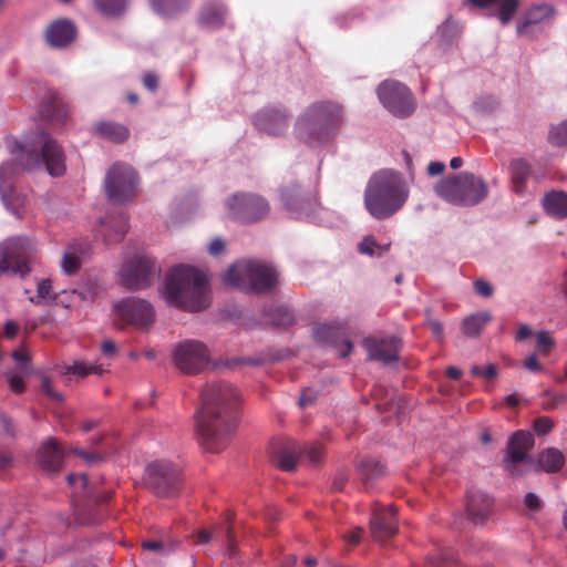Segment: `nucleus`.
Masks as SVG:
<instances>
[{"label": "nucleus", "mask_w": 567, "mask_h": 567, "mask_svg": "<svg viewBox=\"0 0 567 567\" xmlns=\"http://www.w3.org/2000/svg\"><path fill=\"white\" fill-rule=\"evenodd\" d=\"M300 456V446L296 441L288 440L274 443L271 460L282 471H293Z\"/></svg>", "instance_id": "nucleus-25"}, {"label": "nucleus", "mask_w": 567, "mask_h": 567, "mask_svg": "<svg viewBox=\"0 0 567 567\" xmlns=\"http://www.w3.org/2000/svg\"><path fill=\"white\" fill-rule=\"evenodd\" d=\"M163 297L171 306L200 311L210 303L207 277L192 266H176L165 276Z\"/></svg>", "instance_id": "nucleus-2"}, {"label": "nucleus", "mask_w": 567, "mask_h": 567, "mask_svg": "<svg viewBox=\"0 0 567 567\" xmlns=\"http://www.w3.org/2000/svg\"><path fill=\"white\" fill-rule=\"evenodd\" d=\"M37 251L35 244L27 237H16L6 241L0 249V275L25 276L30 272L29 262Z\"/></svg>", "instance_id": "nucleus-9"}, {"label": "nucleus", "mask_w": 567, "mask_h": 567, "mask_svg": "<svg viewBox=\"0 0 567 567\" xmlns=\"http://www.w3.org/2000/svg\"><path fill=\"white\" fill-rule=\"evenodd\" d=\"M377 92L380 102L393 115L408 117L414 112L413 95L404 84L396 81H384L378 86Z\"/></svg>", "instance_id": "nucleus-13"}, {"label": "nucleus", "mask_w": 567, "mask_h": 567, "mask_svg": "<svg viewBox=\"0 0 567 567\" xmlns=\"http://www.w3.org/2000/svg\"><path fill=\"white\" fill-rule=\"evenodd\" d=\"M553 426H554L553 421L547 416H540V417L535 419L534 424H533L534 430L540 435H545V434L549 433L551 431Z\"/></svg>", "instance_id": "nucleus-51"}, {"label": "nucleus", "mask_w": 567, "mask_h": 567, "mask_svg": "<svg viewBox=\"0 0 567 567\" xmlns=\"http://www.w3.org/2000/svg\"><path fill=\"white\" fill-rule=\"evenodd\" d=\"M280 197L285 208L300 218L303 214L312 212L316 199L303 194L298 183H290L280 189Z\"/></svg>", "instance_id": "nucleus-19"}, {"label": "nucleus", "mask_w": 567, "mask_h": 567, "mask_svg": "<svg viewBox=\"0 0 567 567\" xmlns=\"http://www.w3.org/2000/svg\"><path fill=\"white\" fill-rule=\"evenodd\" d=\"M492 320L487 311L474 313L462 322V331L467 337H477L482 329Z\"/></svg>", "instance_id": "nucleus-36"}, {"label": "nucleus", "mask_w": 567, "mask_h": 567, "mask_svg": "<svg viewBox=\"0 0 567 567\" xmlns=\"http://www.w3.org/2000/svg\"><path fill=\"white\" fill-rule=\"evenodd\" d=\"M360 471L367 480L377 478L383 474V465L375 460H364L360 463Z\"/></svg>", "instance_id": "nucleus-43"}, {"label": "nucleus", "mask_w": 567, "mask_h": 567, "mask_svg": "<svg viewBox=\"0 0 567 567\" xmlns=\"http://www.w3.org/2000/svg\"><path fill=\"white\" fill-rule=\"evenodd\" d=\"M181 472L168 461H154L145 471V485L159 497L175 496L181 488Z\"/></svg>", "instance_id": "nucleus-11"}, {"label": "nucleus", "mask_w": 567, "mask_h": 567, "mask_svg": "<svg viewBox=\"0 0 567 567\" xmlns=\"http://www.w3.org/2000/svg\"><path fill=\"white\" fill-rule=\"evenodd\" d=\"M155 13L164 18H176L187 12L193 0H150Z\"/></svg>", "instance_id": "nucleus-30"}, {"label": "nucleus", "mask_w": 567, "mask_h": 567, "mask_svg": "<svg viewBox=\"0 0 567 567\" xmlns=\"http://www.w3.org/2000/svg\"><path fill=\"white\" fill-rule=\"evenodd\" d=\"M143 84L144 86L154 92L158 87V76L154 72H147L143 78Z\"/></svg>", "instance_id": "nucleus-56"}, {"label": "nucleus", "mask_w": 567, "mask_h": 567, "mask_svg": "<svg viewBox=\"0 0 567 567\" xmlns=\"http://www.w3.org/2000/svg\"><path fill=\"white\" fill-rule=\"evenodd\" d=\"M228 10L217 0L205 2L198 12L197 23L209 30H217L226 25Z\"/></svg>", "instance_id": "nucleus-23"}, {"label": "nucleus", "mask_w": 567, "mask_h": 567, "mask_svg": "<svg viewBox=\"0 0 567 567\" xmlns=\"http://www.w3.org/2000/svg\"><path fill=\"white\" fill-rule=\"evenodd\" d=\"M390 249V244L386 245H378L375 239L372 236H367L358 245V250L360 254L368 255L370 257L382 256Z\"/></svg>", "instance_id": "nucleus-40"}, {"label": "nucleus", "mask_w": 567, "mask_h": 567, "mask_svg": "<svg viewBox=\"0 0 567 567\" xmlns=\"http://www.w3.org/2000/svg\"><path fill=\"white\" fill-rule=\"evenodd\" d=\"M63 452L52 437L45 440L38 450L40 467L47 472H56L61 468Z\"/></svg>", "instance_id": "nucleus-26"}, {"label": "nucleus", "mask_w": 567, "mask_h": 567, "mask_svg": "<svg viewBox=\"0 0 567 567\" xmlns=\"http://www.w3.org/2000/svg\"><path fill=\"white\" fill-rule=\"evenodd\" d=\"M14 161L24 171L43 165L53 177L62 176L66 169L62 146L47 132L34 135L25 146L17 145Z\"/></svg>", "instance_id": "nucleus-4"}, {"label": "nucleus", "mask_w": 567, "mask_h": 567, "mask_svg": "<svg viewBox=\"0 0 567 567\" xmlns=\"http://www.w3.org/2000/svg\"><path fill=\"white\" fill-rule=\"evenodd\" d=\"M137 185L138 176L135 169L121 162L113 164L105 175V194L115 205L125 204L135 197Z\"/></svg>", "instance_id": "nucleus-8"}, {"label": "nucleus", "mask_w": 567, "mask_h": 567, "mask_svg": "<svg viewBox=\"0 0 567 567\" xmlns=\"http://www.w3.org/2000/svg\"><path fill=\"white\" fill-rule=\"evenodd\" d=\"M468 2L478 8H486L493 3H498L497 18L503 24H506L516 12L519 0H468Z\"/></svg>", "instance_id": "nucleus-34"}, {"label": "nucleus", "mask_w": 567, "mask_h": 567, "mask_svg": "<svg viewBox=\"0 0 567 567\" xmlns=\"http://www.w3.org/2000/svg\"><path fill=\"white\" fill-rule=\"evenodd\" d=\"M342 123V107L332 102L315 103L298 118V137L315 145L326 142Z\"/></svg>", "instance_id": "nucleus-5"}, {"label": "nucleus", "mask_w": 567, "mask_h": 567, "mask_svg": "<svg viewBox=\"0 0 567 567\" xmlns=\"http://www.w3.org/2000/svg\"><path fill=\"white\" fill-rule=\"evenodd\" d=\"M410 189L404 177L394 171L373 174L364 192V206L375 219L383 220L398 213L406 203Z\"/></svg>", "instance_id": "nucleus-3"}, {"label": "nucleus", "mask_w": 567, "mask_h": 567, "mask_svg": "<svg viewBox=\"0 0 567 567\" xmlns=\"http://www.w3.org/2000/svg\"><path fill=\"white\" fill-rule=\"evenodd\" d=\"M224 284L248 292L265 293L275 289L278 272L264 261L255 259L233 264L223 277Z\"/></svg>", "instance_id": "nucleus-6"}, {"label": "nucleus", "mask_w": 567, "mask_h": 567, "mask_svg": "<svg viewBox=\"0 0 567 567\" xmlns=\"http://www.w3.org/2000/svg\"><path fill=\"white\" fill-rule=\"evenodd\" d=\"M434 192L452 205L471 207L487 197L488 187L483 178L468 172H462L439 181L434 186Z\"/></svg>", "instance_id": "nucleus-7"}, {"label": "nucleus", "mask_w": 567, "mask_h": 567, "mask_svg": "<svg viewBox=\"0 0 567 567\" xmlns=\"http://www.w3.org/2000/svg\"><path fill=\"white\" fill-rule=\"evenodd\" d=\"M143 549L158 551L163 549L164 545L161 540L148 539L142 543Z\"/></svg>", "instance_id": "nucleus-63"}, {"label": "nucleus", "mask_w": 567, "mask_h": 567, "mask_svg": "<svg viewBox=\"0 0 567 567\" xmlns=\"http://www.w3.org/2000/svg\"><path fill=\"white\" fill-rule=\"evenodd\" d=\"M534 446V436L530 432L516 431L507 444V455L504 460L505 468L516 474V466L526 460L528 451Z\"/></svg>", "instance_id": "nucleus-18"}, {"label": "nucleus", "mask_w": 567, "mask_h": 567, "mask_svg": "<svg viewBox=\"0 0 567 567\" xmlns=\"http://www.w3.org/2000/svg\"><path fill=\"white\" fill-rule=\"evenodd\" d=\"M202 406L196 414V430L204 450L219 453L230 442L237 426L239 395L226 381H213L200 392Z\"/></svg>", "instance_id": "nucleus-1"}, {"label": "nucleus", "mask_w": 567, "mask_h": 567, "mask_svg": "<svg viewBox=\"0 0 567 567\" xmlns=\"http://www.w3.org/2000/svg\"><path fill=\"white\" fill-rule=\"evenodd\" d=\"M271 322L277 327H287L293 322V316L288 309L279 307L274 310Z\"/></svg>", "instance_id": "nucleus-47"}, {"label": "nucleus", "mask_w": 567, "mask_h": 567, "mask_svg": "<svg viewBox=\"0 0 567 567\" xmlns=\"http://www.w3.org/2000/svg\"><path fill=\"white\" fill-rule=\"evenodd\" d=\"M225 241L221 239V238H215L209 247H208V251L212 256H218L219 254H221L224 250H225Z\"/></svg>", "instance_id": "nucleus-59"}, {"label": "nucleus", "mask_w": 567, "mask_h": 567, "mask_svg": "<svg viewBox=\"0 0 567 567\" xmlns=\"http://www.w3.org/2000/svg\"><path fill=\"white\" fill-rule=\"evenodd\" d=\"M471 373L473 377H484L487 380H491L496 377L497 371L494 364H488L486 367L473 365Z\"/></svg>", "instance_id": "nucleus-50"}, {"label": "nucleus", "mask_w": 567, "mask_h": 567, "mask_svg": "<svg viewBox=\"0 0 567 567\" xmlns=\"http://www.w3.org/2000/svg\"><path fill=\"white\" fill-rule=\"evenodd\" d=\"M474 290L477 295L485 298L491 297L494 292L492 285L484 279H476L474 281Z\"/></svg>", "instance_id": "nucleus-54"}, {"label": "nucleus", "mask_w": 567, "mask_h": 567, "mask_svg": "<svg viewBox=\"0 0 567 567\" xmlns=\"http://www.w3.org/2000/svg\"><path fill=\"white\" fill-rule=\"evenodd\" d=\"M159 268L147 256H136L122 266L120 282L131 290H142L150 287L159 276Z\"/></svg>", "instance_id": "nucleus-12"}, {"label": "nucleus", "mask_w": 567, "mask_h": 567, "mask_svg": "<svg viewBox=\"0 0 567 567\" xmlns=\"http://www.w3.org/2000/svg\"><path fill=\"white\" fill-rule=\"evenodd\" d=\"M564 463L565 457L563 453L554 447L545 450L538 456L539 466L548 473L558 472L563 467Z\"/></svg>", "instance_id": "nucleus-37"}, {"label": "nucleus", "mask_w": 567, "mask_h": 567, "mask_svg": "<svg viewBox=\"0 0 567 567\" xmlns=\"http://www.w3.org/2000/svg\"><path fill=\"white\" fill-rule=\"evenodd\" d=\"M58 296L52 291V281L50 279H43L38 282L37 286V298H30V301L39 305V300H55Z\"/></svg>", "instance_id": "nucleus-42"}, {"label": "nucleus", "mask_w": 567, "mask_h": 567, "mask_svg": "<svg viewBox=\"0 0 567 567\" xmlns=\"http://www.w3.org/2000/svg\"><path fill=\"white\" fill-rule=\"evenodd\" d=\"M553 346L554 340L547 332L540 331L537 333V348L542 353H548Z\"/></svg>", "instance_id": "nucleus-52"}, {"label": "nucleus", "mask_w": 567, "mask_h": 567, "mask_svg": "<svg viewBox=\"0 0 567 567\" xmlns=\"http://www.w3.org/2000/svg\"><path fill=\"white\" fill-rule=\"evenodd\" d=\"M68 482L75 488L80 487L85 492L87 489V477L85 474H70L68 476Z\"/></svg>", "instance_id": "nucleus-55"}, {"label": "nucleus", "mask_w": 567, "mask_h": 567, "mask_svg": "<svg viewBox=\"0 0 567 567\" xmlns=\"http://www.w3.org/2000/svg\"><path fill=\"white\" fill-rule=\"evenodd\" d=\"M61 267L65 274H74L81 267L80 256L71 250L65 251L61 260Z\"/></svg>", "instance_id": "nucleus-44"}, {"label": "nucleus", "mask_w": 567, "mask_h": 567, "mask_svg": "<svg viewBox=\"0 0 567 567\" xmlns=\"http://www.w3.org/2000/svg\"><path fill=\"white\" fill-rule=\"evenodd\" d=\"M425 323L436 338L443 337V326L440 320L432 318L431 309H425Z\"/></svg>", "instance_id": "nucleus-48"}, {"label": "nucleus", "mask_w": 567, "mask_h": 567, "mask_svg": "<svg viewBox=\"0 0 567 567\" xmlns=\"http://www.w3.org/2000/svg\"><path fill=\"white\" fill-rule=\"evenodd\" d=\"M97 135L113 143H123L130 136L128 128L120 123L100 122L95 125Z\"/></svg>", "instance_id": "nucleus-35"}, {"label": "nucleus", "mask_w": 567, "mask_h": 567, "mask_svg": "<svg viewBox=\"0 0 567 567\" xmlns=\"http://www.w3.org/2000/svg\"><path fill=\"white\" fill-rule=\"evenodd\" d=\"M508 169L512 189L516 195L523 196L527 188V181L532 175L530 164L523 158H516L509 163Z\"/></svg>", "instance_id": "nucleus-29"}, {"label": "nucleus", "mask_w": 567, "mask_h": 567, "mask_svg": "<svg viewBox=\"0 0 567 567\" xmlns=\"http://www.w3.org/2000/svg\"><path fill=\"white\" fill-rule=\"evenodd\" d=\"M128 224L127 216L118 214L117 216L109 217L107 220H102L101 229L99 230L106 245L120 243L127 233Z\"/></svg>", "instance_id": "nucleus-27"}, {"label": "nucleus", "mask_w": 567, "mask_h": 567, "mask_svg": "<svg viewBox=\"0 0 567 567\" xmlns=\"http://www.w3.org/2000/svg\"><path fill=\"white\" fill-rule=\"evenodd\" d=\"M114 311L118 319L138 328L150 327L155 318L153 306L148 301L138 298L121 300L114 305Z\"/></svg>", "instance_id": "nucleus-15"}, {"label": "nucleus", "mask_w": 567, "mask_h": 567, "mask_svg": "<svg viewBox=\"0 0 567 567\" xmlns=\"http://www.w3.org/2000/svg\"><path fill=\"white\" fill-rule=\"evenodd\" d=\"M103 369L97 364H89L83 361H75L73 364L65 368V374H76L80 378H85L89 374H102Z\"/></svg>", "instance_id": "nucleus-41"}, {"label": "nucleus", "mask_w": 567, "mask_h": 567, "mask_svg": "<svg viewBox=\"0 0 567 567\" xmlns=\"http://www.w3.org/2000/svg\"><path fill=\"white\" fill-rule=\"evenodd\" d=\"M41 389L43 393L48 395L50 399L56 402H61L63 400L62 394L53 389L50 379L47 377L42 379Z\"/></svg>", "instance_id": "nucleus-53"}, {"label": "nucleus", "mask_w": 567, "mask_h": 567, "mask_svg": "<svg viewBox=\"0 0 567 567\" xmlns=\"http://www.w3.org/2000/svg\"><path fill=\"white\" fill-rule=\"evenodd\" d=\"M492 505L493 502L486 494L478 491L470 492L466 506L468 518L474 524L483 523L489 515Z\"/></svg>", "instance_id": "nucleus-28"}, {"label": "nucleus", "mask_w": 567, "mask_h": 567, "mask_svg": "<svg viewBox=\"0 0 567 567\" xmlns=\"http://www.w3.org/2000/svg\"><path fill=\"white\" fill-rule=\"evenodd\" d=\"M229 217L245 224L256 223L270 212L266 198L254 193H235L225 203Z\"/></svg>", "instance_id": "nucleus-10"}, {"label": "nucleus", "mask_w": 567, "mask_h": 567, "mask_svg": "<svg viewBox=\"0 0 567 567\" xmlns=\"http://www.w3.org/2000/svg\"><path fill=\"white\" fill-rule=\"evenodd\" d=\"M313 336L317 342L336 348L341 358L348 357L352 351L353 346L347 338L346 328L341 323L319 324L315 328Z\"/></svg>", "instance_id": "nucleus-16"}, {"label": "nucleus", "mask_w": 567, "mask_h": 567, "mask_svg": "<svg viewBox=\"0 0 567 567\" xmlns=\"http://www.w3.org/2000/svg\"><path fill=\"white\" fill-rule=\"evenodd\" d=\"M13 164L4 163L0 166V194L2 202L4 205L12 210V213L17 216H20L19 208L24 205V198L20 196H16L17 204L13 203L11 195L9 193H13L10 185H7L6 178L7 176L13 172Z\"/></svg>", "instance_id": "nucleus-31"}, {"label": "nucleus", "mask_w": 567, "mask_h": 567, "mask_svg": "<svg viewBox=\"0 0 567 567\" xmlns=\"http://www.w3.org/2000/svg\"><path fill=\"white\" fill-rule=\"evenodd\" d=\"M440 31H441L442 38L446 42H452L460 34L461 27L455 20H453L452 18H449L442 24Z\"/></svg>", "instance_id": "nucleus-46"}, {"label": "nucleus", "mask_w": 567, "mask_h": 567, "mask_svg": "<svg viewBox=\"0 0 567 567\" xmlns=\"http://www.w3.org/2000/svg\"><path fill=\"white\" fill-rule=\"evenodd\" d=\"M209 359L207 347L197 340L182 341L173 350L175 365L187 374L202 372L208 365Z\"/></svg>", "instance_id": "nucleus-14"}, {"label": "nucleus", "mask_w": 567, "mask_h": 567, "mask_svg": "<svg viewBox=\"0 0 567 567\" xmlns=\"http://www.w3.org/2000/svg\"><path fill=\"white\" fill-rule=\"evenodd\" d=\"M554 14V9L548 4H539L532 8L526 17L523 24L517 27V32L519 34H524L527 27L532 24H537L542 22L546 18H550Z\"/></svg>", "instance_id": "nucleus-38"}, {"label": "nucleus", "mask_w": 567, "mask_h": 567, "mask_svg": "<svg viewBox=\"0 0 567 567\" xmlns=\"http://www.w3.org/2000/svg\"><path fill=\"white\" fill-rule=\"evenodd\" d=\"M363 346L368 351L370 360L382 361L384 363L399 360L401 341L396 337L383 339L367 338L363 341Z\"/></svg>", "instance_id": "nucleus-21"}, {"label": "nucleus", "mask_w": 567, "mask_h": 567, "mask_svg": "<svg viewBox=\"0 0 567 567\" xmlns=\"http://www.w3.org/2000/svg\"><path fill=\"white\" fill-rule=\"evenodd\" d=\"M370 530L375 540L382 542L396 533L395 512L392 506L374 505L370 519Z\"/></svg>", "instance_id": "nucleus-20"}, {"label": "nucleus", "mask_w": 567, "mask_h": 567, "mask_svg": "<svg viewBox=\"0 0 567 567\" xmlns=\"http://www.w3.org/2000/svg\"><path fill=\"white\" fill-rule=\"evenodd\" d=\"M9 386L10 389L16 393H21L24 390V382L23 380L14 374L9 375L8 378Z\"/></svg>", "instance_id": "nucleus-58"}, {"label": "nucleus", "mask_w": 567, "mask_h": 567, "mask_svg": "<svg viewBox=\"0 0 567 567\" xmlns=\"http://www.w3.org/2000/svg\"><path fill=\"white\" fill-rule=\"evenodd\" d=\"M256 128L268 135L279 136L285 133L289 124V115L280 107H266L254 117Z\"/></svg>", "instance_id": "nucleus-17"}, {"label": "nucleus", "mask_w": 567, "mask_h": 567, "mask_svg": "<svg viewBox=\"0 0 567 567\" xmlns=\"http://www.w3.org/2000/svg\"><path fill=\"white\" fill-rule=\"evenodd\" d=\"M68 113V105L62 95L54 90L48 91L40 105V115L49 122L63 123Z\"/></svg>", "instance_id": "nucleus-24"}, {"label": "nucleus", "mask_w": 567, "mask_h": 567, "mask_svg": "<svg viewBox=\"0 0 567 567\" xmlns=\"http://www.w3.org/2000/svg\"><path fill=\"white\" fill-rule=\"evenodd\" d=\"M96 11L106 17L123 14L128 6V0H93Z\"/></svg>", "instance_id": "nucleus-39"}, {"label": "nucleus", "mask_w": 567, "mask_h": 567, "mask_svg": "<svg viewBox=\"0 0 567 567\" xmlns=\"http://www.w3.org/2000/svg\"><path fill=\"white\" fill-rule=\"evenodd\" d=\"M524 367L527 370L533 371V372H537V371L542 370V365L538 362L535 354H532L528 358H526V360L524 361Z\"/></svg>", "instance_id": "nucleus-61"}, {"label": "nucleus", "mask_w": 567, "mask_h": 567, "mask_svg": "<svg viewBox=\"0 0 567 567\" xmlns=\"http://www.w3.org/2000/svg\"><path fill=\"white\" fill-rule=\"evenodd\" d=\"M76 32V27L71 20L58 19L47 27L44 37L50 47L62 49L74 41Z\"/></svg>", "instance_id": "nucleus-22"}, {"label": "nucleus", "mask_w": 567, "mask_h": 567, "mask_svg": "<svg viewBox=\"0 0 567 567\" xmlns=\"http://www.w3.org/2000/svg\"><path fill=\"white\" fill-rule=\"evenodd\" d=\"M549 142L557 146L567 145V120L549 131Z\"/></svg>", "instance_id": "nucleus-45"}, {"label": "nucleus", "mask_w": 567, "mask_h": 567, "mask_svg": "<svg viewBox=\"0 0 567 567\" xmlns=\"http://www.w3.org/2000/svg\"><path fill=\"white\" fill-rule=\"evenodd\" d=\"M19 331V326L12 320L4 323L3 333L7 338H14Z\"/></svg>", "instance_id": "nucleus-62"}, {"label": "nucleus", "mask_w": 567, "mask_h": 567, "mask_svg": "<svg viewBox=\"0 0 567 567\" xmlns=\"http://www.w3.org/2000/svg\"><path fill=\"white\" fill-rule=\"evenodd\" d=\"M87 497H89L87 504H76L75 505L76 519L81 524H86V525L94 524L96 522L95 515H93V514L86 515L87 507L91 506L92 504H94L95 506L106 504L111 499L112 494L110 492L104 491V492H99L95 495L87 494Z\"/></svg>", "instance_id": "nucleus-33"}, {"label": "nucleus", "mask_w": 567, "mask_h": 567, "mask_svg": "<svg viewBox=\"0 0 567 567\" xmlns=\"http://www.w3.org/2000/svg\"><path fill=\"white\" fill-rule=\"evenodd\" d=\"M445 165L442 162H431L427 165V173L431 176H436L443 173Z\"/></svg>", "instance_id": "nucleus-64"}, {"label": "nucleus", "mask_w": 567, "mask_h": 567, "mask_svg": "<svg viewBox=\"0 0 567 567\" xmlns=\"http://www.w3.org/2000/svg\"><path fill=\"white\" fill-rule=\"evenodd\" d=\"M452 561V555L450 554H443L437 557L431 558L432 567H447L449 561Z\"/></svg>", "instance_id": "nucleus-60"}, {"label": "nucleus", "mask_w": 567, "mask_h": 567, "mask_svg": "<svg viewBox=\"0 0 567 567\" xmlns=\"http://www.w3.org/2000/svg\"><path fill=\"white\" fill-rule=\"evenodd\" d=\"M545 212L554 218L563 219L567 217V193L563 190H551L543 199Z\"/></svg>", "instance_id": "nucleus-32"}, {"label": "nucleus", "mask_w": 567, "mask_h": 567, "mask_svg": "<svg viewBox=\"0 0 567 567\" xmlns=\"http://www.w3.org/2000/svg\"><path fill=\"white\" fill-rule=\"evenodd\" d=\"M525 506L530 511H539L542 508V502L534 493H527L525 496Z\"/></svg>", "instance_id": "nucleus-57"}, {"label": "nucleus", "mask_w": 567, "mask_h": 567, "mask_svg": "<svg viewBox=\"0 0 567 567\" xmlns=\"http://www.w3.org/2000/svg\"><path fill=\"white\" fill-rule=\"evenodd\" d=\"M305 453L311 463H318L322 458L323 447L320 443L315 442L306 447Z\"/></svg>", "instance_id": "nucleus-49"}]
</instances>
